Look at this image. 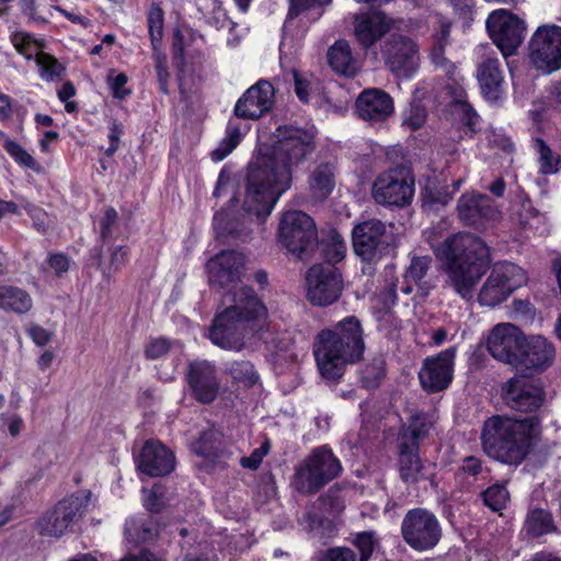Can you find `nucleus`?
<instances>
[{"mask_svg":"<svg viewBox=\"0 0 561 561\" xmlns=\"http://www.w3.org/2000/svg\"><path fill=\"white\" fill-rule=\"evenodd\" d=\"M153 59H154L157 80L159 83V90L163 94H168L169 93L170 72L168 70L167 56L161 54L159 50H157L153 54Z\"/></svg>","mask_w":561,"mask_h":561,"instance_id":"864d4df0","label":"nucleus"},{"mask_svg":"<svg viewBox=\"0 0 561 561\" xmlns=\"http://www.w3.org/2000/svg\"><path fill=\"white\" fill-rule=\"evenodd\" d=\"M268 153L256 158L248 168L245 196L241 211L222 209L214 216V228L219 236L241 242L250 239L253 225L262 224L277 201L289 190L293 172L316 149V129L282 126Z\"/></svg>","mask_w":561,"mask_h":561,"instance_id":"f257e3e1","label":"nucleus"},{"mask_svg":"<svg viewBox=\"0 0 561 561\" xmlns=\"http://www.w3.org/2000/svg\"><path fill=\"white\" fill-rule=\"evenodd\" d=\"M328 60L330 67L336 72L345 77H354L359 66L352 55V49L346 41H337L328 51Z\"/></svg>","mask_w":561,"mask_h":561,"instance_id":"2f4dec72","label":"nucleus"},{"mask_svg":"<svg viewBox=\"0 0 561 561\" xmlns=\"http://www.w3.org/2000/svg\"><path fill=\"white\" fill-rule=\"evenodd\" d=\"M125 535L129 541L138 542L152 539L154 534L150 526L138 525L135 520H130L126 524Z\"/></svg>","mask_w":561,"mask_h":561,"instance_id":"6e6d98bb","label":"nucleus"},{"mask_svg":"<svg viewBox=\"0 0 561 561\" xmlns=\"http://www.w3.org/2000/svg\"><path fill=\"white\" fill-rule=\"evenodd\" d=\"M242 138V134L240 130V126L232 121H229L226 128V136L220 141L218 147L213 150L211 158L214 161H221L228 154H230L233 149L240 144Z\"/></svg>","mask_w":561,"mask_h":561,"instance_id":"ea45409f","label":"nucleus"},{"mask_svg":"<svg viewBox=\"0 0 561 561\" xmlns=\"http://www.w3.org/2000/svg\"><path fill=\"white\" fill-rule=\"evenodd\" d=\"M415 181L410 169L397 165L381 172L371 187L374 201L382 206L405 207L412 203Z\"/></svg>","mask_w":561,"mask_h":561,"instance_id":"1a4fd4ad","label":"nucleus"},{"mask_svg":"<svg viewBox=\"0 0 561 561\" xmlns=\"http://www.w3.org/2000/svg\"><path fill=\"white\" fill-rule=\"evenodd\" d=\"M89 501L90 492H78L59 501L37 518L35 531L42 537L60 538L83 517Z\"/></svg>","mask_w":561,"mask_h":561,"instance_id":"6e6552de","label":"nucleus"},{"mask_svg":"<svg viewBox=\"0 0 561 561\" xmlns=\"http://www.w3.org/2000/svg\"><path fill=\"white\" fill-rule=\"evenodd\" d=\"M271 443L266 439L259 448H255L249 457H242L240 463L243 468L256 470L268 454Z\"/></svg>","mask_w":561,"mask_h":561,"instance_id":"bf43d9fd","label":"nucleus"},{"mask_svg":"<svg viewBox=\"0 0 561 561\" xmlns=\"http://www.w3.org/2000/svg\"><path fill=\"white\" fill-rule=\"evenodd\" d=\"M529 59L546 73L561 68V26L542 25L536 30L529 42Z\"/></svg>","mask_w":561,"mask_h":561,"instance_id":"ddd939ff","label":"nucleus"},{"mask_svg":"<svg viewBox=\"0 0 561 561\" xmlns=\"http://www.w3.org/2000/svg\"><path fill=\"white\" fill-rule=\"evenodd\" d=\"M502 394L508 408L525 413L536 411L543 402L542 389L523 378H512Z\"/></svg>","mask_w":561,"mask_h":561,"instance_id":"b1692460","label":"nucleus"},{"mask_svg":"<svg viewBox=\"0 0 561 561\" xmlns=\"http://www.w3.org/2000/svg\"><path fill=\"white\" fill-rule=\"evenodd\" d=\"M534 149L539 154L541 173L554 174L561 169V157L553 153L541 138L534 139Z\"/></svg>","mask_w":561,"mask_h":561,"instance_id":"37998d69","label":"nucleus"},{"mask_svg":"<svg viewBox=\"0 0 561 561\" xmlns=\"http://www.w3.org/2000/svg\"><path fill=\"white\" fill-rule=\"evenodd\" d=\"M19 7L28 23L46 24L48 22L47 19L37 13L36 0H20Z\"/></svg>","mask_w":561,"mask_h":561,"instance_id":"680f3d73","label":"nucleus"},{"mask_svg":"<svg viewBox=\"0 0 561 561\" xmlns=\"http://www.w3.org/2000/svg\"><path fill=\"white\" fill-rule=\"evenodd\" d=\"M362 383L367 389H375L379 386L380 380L383 378L385 367L383 360L380 357L374 358L366 364L362 370Z\"/></svg>","mask_w":561,"mask_h":561,"instance_id":"8fccbe9b","label":"nucleus"},{"mask_svg":"<svg viewBox=\"0 0 561 561\" xmlns=\"http://www.w3.org/2000/svg\"><path fill=\"white\" fill-rule=\"evenodd\" d=\"M365 350L364 330L355 316L345 317L333 327L321 330L312 345L318 371L329 381L339 380L348 365L362 360Z\"/></svg>","mask_w":561,"mask_h":561,"instance_id":"7ed1b4c3","label":"nucleus"},{"mask_svg":"<svg viewBox=\"0 0 561 561\" xmlns=\"http://www.w3.org/2000/svg\"><path fill=\"white\" fill-rule=\"evenodd\" d=\"M307 297L312 305L328 306L336 301L343 290L342 275L334 264H314L307 273Z\"/></svg>","mask_w":561,"mask_h":561,"instance_id":"2eb2a0df","label":"nucleus"},{"mask_svg":"<svg viewBox=\"0 0 561 561\" xmlns=\"http://www.w3.org/2000/svg\"><path fill=\"white\" fill-rule=\"evenodd\" d=\"M539 421L536 416L516 419L506 415L488 417L482 425L480 442L484 454L505 465L518 466L534 446Z\"/></svg>","mask_w":561,"mask_h":561,"instance_id":"39448f33","label":"nucleus"},{"mask_svg":"<svg viewBox=\"0 0 561 561\" xmlns=\"http://www.w3.org/2000/svg\"><path fill=\"white\" fill-rule=\"evenodd\" d=\"M352 241L355 253L364 261H373L382 254L386 245V225L379 219H368L353 228Z\"/></svg>","mask_w":561,"mask_h":561,"instance_id":"aec40b11","label":"nucleus"},{"mask_svg":"<svg viewBox=\"0 0 561 561\" xmlns=\"http://www.w3.org/2000/svg\"><path fill=\"white\" fill-rule=\"evenodd\" d=\"M524 529L530 537H541L557 531L552 514L543 508L535 507L528 511Z\"/></svg>","mask_w":561,"mask_h":561,"instance_id":"c9c22d12","label":"nucleus"},{"mask_svg":"<svg viewBox=\"0 0 561 561\" xmlns=\"http://www.w3.org/2000/svg\"><path fill=\"white\" fill-rule=\"evenodd\" d=\"M456 352V347L451 346L423 360L419 379L424 391L436 393L450 386L454 379Z\"/></svg>","mask_w":561,"mask_h":561,"instance_id":"dca6fc26","label":"nucleus"},{"mask_svg":"<svg viewBox=\"0 0 561 561\" xmlns=\"http://www.w3.org/2000/svg\"><path fill=\"white\" fill-rule=\"evenodd\" d=\"M170 345L165 339L151 340L145 350V355L149 359H157L169 352Z\"/></svg>","mask_w":561,"mask_h":561,"instance_id":"69168bd1","label":"nucleus"},{"mask_svg":"<svg viewBox=\"0 0 561 561\" xmlns=\"http://www.w3.org/2000/svg\"><path fill=\"white\" fill-rule=\"evenodd\" d=\"M0 140L5 151L14 159V161L36 173L42 172V165L15 140L9 138L0 130Z\"/></svg>","mask_w":561,"mask_h":561,"instance_id":"4c0bfd02","label":"nucleus"},{"mask_svg":"<svg viewBox=\"0 0 561 561\" xmlns=\"http://www.w3.org/2000/svg\"><path fill=\"white\" fill-rule=\"evenodd\" d=\"M278 239L282 245L295 257L309 260L318 245V230L314 220L301 210L284 213Z\"/></svg>","mask_w":561,"mask_h":561,"instance_id":"0eeeda50","label":"nucleus"},{"mask_svg":"<svg viewBox=\"0 0 561 561\" xmlns=\"http://www.w3.org/2000/svg\"><path fill=\"white\" fill-rule=\"evenodd\" d=\"M13 47L27 60H35L45 48V42L25 31L13 32L10 36Z\"/></svg>","mask_w":561,"mask_h":561,"instance_id":"e433bc0d","label":"nucleus"},{"mask_svg":"<svg viewBox=\"0 0 561 561\" xmlns=\"http://www.w3.org/2000/svg\"><path fill=\"white\" fill-rule=\"evenodd\" d=\"M432 426L433 422L426 413L415 412L409 417L408 423L401 426L398 440L404 446L420 448V442L428 436Z\"/></svg>","mask_w":561,"mask_h":561,"instance_id":"c756f323","label":"nucleus"},{"mask_svg":"<svg viewBox=\"0 0 561 561\" xmlns=\"http://www.w3.org/2000/svg\"><path fill=\"white\" fill-rule=\"evenodd\" d=\"M444 53L445 45L442 44V41L436 42L432 48L431 58L437 69H442L446 75L451 76L456 70V67L445 57Z\"/></svg>","mask_w":561,"mask_h":561,"instance_id":"13d9d810","label":"nucleus"},{"mask_svg":"<svg viewBox=\"0 0 561 561\" xmlns=\"http://www.w3.org/2000/svg\"><path fill=\"white\" fill-rule=\"evenodd\" d=\"M455 83L448 85V93L453 98L455 103L456 111L462 113V121L468 126H473L478 119V115L472 108V106L467 102V94L465 89L458 83L456 79H454Z\"/></svg>","mask_w":561,"mask_h":561,"instance_id":"a19ab883","label":"nucleus"},{"mask_svg":"<svg viewBox=\"0 0 561 561\" xmlns=\"http://www.w3.org/2000/svg\"><path fill=\"white\" fill-rule=\"evenodd\" d=\"M225 371L229 374L234 381L242 382L244 386H253L259 376L253 365L248 360H233L225 363Z\"/></svg>","mask_w":561,"mask_h":561,"instance_id":"79ce46f5","label":"nucleus"},{"mask_svg":"<svg viewBox=\"0 0 561 561\" xmlns=\"http://www.w3.org/2000/svg\"><path fill=\"white\" fill-rule=\"evenodd\" d=\"M33 308V299L30 293L14 285L0 286V309L4 312L25 314Z\"/></svg>","mask_w":561,"mask_h":561,"instance_id":"7c9ffc66","label":"nucleus"},{"mask_svg":"<svg viewBox=\"0 0 561 561\" xmlns=\"http://www.w3.org/2000/svg\"><path fill=\"white\" fill-rule=\"evenodd\" d=\"M427 117V112L422 104L413 103L403 113V125L411 130H416L423 126Z\"/></svg>","mask_w":561,"mask_h":561,"instance_id":"603ef678","label":"nucleus"},{"mask_svg":"<svg viewBox=\"0 0 561 561\" xmlns=\"http://www.w3.org/2000/svg\"><path fill=\"white\" fill-rule=\"evenodd\" d=\"M484 504L494 512H499L506 506L510 494L504 484H493L482 493Z\"/></svg>","mask_w":561,"mask_h":561,"instance_id":"09e8293b","label":"nucleus"},{"mask_svg":"<svg viewBox=\"0 0 561 561\" xmlns=\"http://www.w3.org/2000/svg\"><path fill=\"white\" fill-rule=\"evenodd\" d=\"M233 302L216 316L208 336L215 345L239 352L248 340L263 330L267 310L254 290L247 286L233 293Z\"/></svg>","mask_w":561,"mask_h":561,"instance_id":"20e7f679","label":"nucleus"},{"mask_svg":"<svg viewBox=\"0 0 561 561\" xmlns=\"http://www.w3.org/2000/svg\"><path fill=\"white\" fill-rule=\"evenodd\" d=\"M26 333L31 337V340L38 346L47 345L53 337V332L46 330L45 328L38 324H31L26 329Z\"/></svg>","mask_w":561,"mask_h":561,"instance_id":"338daca9","label":"nucleus"},{"mask_svg":"<svg viewBox=\"0 0 561 561\" xmlns=\"http://www.w3.org/2000/svg\"><path fill=\"white\" fill-rule=\"evenodd\" d=\"M356 111L364 121L383 122L393 113V100L382 90L367 89L357 98Z\"/></svg>","mask_w":561,"mask_h":561,"instance_id":"bb28decb","label":"nucleus"},{"mask_svg":"<svg viewBox=\"0 0 561 561\" xmlns=\"http://www.w3.org/2000/svg\"><path fill=\"white\" fill-rule=\"evenodd\" d=\"M523 210L519 215L520 217V225L525 229L534 230L535 232H538L539 234H542L547 231L546 228V217L545 215L540 214L538 210H536L529 202L523 203Z\"/></svg>","mask_w":561,"mask_h":561,"instance_id":"de8ad7c7","label":"nucleus"},{"mask_svg":"<svg viewBox=\"0 0 561 561\" xmlns=\"http://www.w3.org/2000/svg\"><path fill=\"white\" fill-rule=\"evenodd\" d=\"M445 275L444 287L470 301L490 263L489 248L479 237L457 233L434 248Z\"/></svg>","mask_w":561,"mask_h":561,"instance_id":"f03ea898","label":"nucleus"},{"mask_svg":"<svg viewBox=\"0 0 561 561\" xmlns=\"http://www.w3.org/2000/svg\"><path fill=\"white\" fill-rule=\"evenodd\" d=\"M192 396L201 403L215 401L220 390L216 366L206 359H196L188 364L186 374Z\"/></svg>","mask_w":561,"mask_h":561,"instance_id":"412c9836","label":"nucleus"},{"mask_svg":"<svg viewBox=\"0 0 561 561\" xmlns=\"http://www.w3.org/2000/svg\"><path fill=\"white\" fill-rule=\"evenodd\" d=\"M419 447L399 443L400 477L405 483H414L423 478V465L419 457Z\"/></svg>","mask_w":561,"mask_h":561,"instance_id":"473e14b6","label":"nucleus"},{"mask_svg":"<svg viewBox=\"0 0 561 561\" xmlns=\"http://www.w3.org/2000/svg\"><path fill=\"white\" fill-rule=\"evenodd\" d=\"M147 23L152 48L157 51L163 36L164 24L163 11L159 4H151L147 14Z\"/></svg>","mask_w":561,"mask_h":561,"instance_id":"a18cd8bd","label":"nucleus"},{"mask_svg":"<svg viewBox=\"0 0 561 561\" xmlns=\"http://www.w3.org/2000/svg\"><path fill=\"white\" fill-rule=\"evenodd\" d=\"M380 540L376 531L366 530L354 535L352 545L358 550V561H368L374 551L379 547Z\"/></svg>","mask_w":561,"mask_h":561,"instance_id":"c03bdc74","label":"nucleus"},{"mask_svg":"<svg viewBox=\"0 0 561 561\" xmlns=\"http://www.w3.org/2000/svg\"><path fill=\"white\" fill-rule=\"evenodd\" d=\"M431 265V256H413L404 275L407 283H414L424 296L435 287V282L427 277Z\"/></svg>","mask_w":561,"mask_h":561,"instance_id":"f704fd0d","label":"nucleus"},{"mask_svg":"<svg viewBox=\"0 0 561 561\" xmlns=\"http://www.w3.org/2000/svg\"><path fill=\"white\" fill-rule=\"evenodd\" d=\"M353 25L356 42L368 49L392 30L393 20L382 11L370 10L355 15Z\"/></svg>","mask_w":561,"mask_h":561,"instance_id":"5701e85b","label":"nucleus"},{"mask_svg":"<svg viewBox=\"0 0 561 561\" xmlns=\"http://www.w3.org/2000/svg\"><path fill=\"white\" fill-rule=\"evenodd\" d=\"M49 267L55 272L56 276L67 273L70 266V259L64 253H50L47 259Z\"/></svg>","mask_w":561,"mask_h":561,"instance_id":"0e129e2a","label":"nucleus"},{"mask_svg":"<svg viewBox=\"0 0 561 561\" xmlns=\"http://www.w3.org/2000/svg\"><path fill=\"white\" fill-rule=\"evenodd\" d=\"M274 87L267 80H259L250 87L234 105V114L244 119H257L274 105Z\"/></svg>","mask_w":561,"mask_h":561,"instance_id":"4be33fe9","label":"nucleus"},{"mask_svg":"<svg viewBox=\"0 0 561 561\" xmlns=\"http://www.w3.org/2000/svg\"><path fill=\"white\" fill-rule=\"evenodd\" d=\"M175 457L159 440H147L137 458V468L149 477H162L174 469Z\"/></svg>","mask_w":561,"mask_h":561,"instance_id":"393cba45","label":"nucleus"},{"mask_svg":"<svg viewBox=\"0 0 561 561\" xmlns=\"http://www.w3.org/2000/svg\"><path fill=\"white\" fill-rule=\"evenodd\" d=\"M485 24L490 37L504 58L514 55L525 39V22L508 10H494L489 14Z\"/></svg>","mask_w":561,"mask_h":561,"instance_id":"f8f14e48","label":"nucleus"},{"mask_svg":"<svg viewBox=\"0 0 561 561\" xmlns=\"http://www.w3.org/2000/svg\"><path fill=\"white\" fill-rule=\"evenodd\" d=\"M331 0H290V7L283 27V38L279 44L280 55L286 48H293L302 39L310 22L309 10L314 5H323Z\"/></svg>","mask_w":561,"mask_h":561,"instance_id":"6ab92c4d","label":"nucleus"},{"mask_svg":"<svg viewBox=\"0 0 561 561\" xmlns=\"http://www.w3.org/2000/svg\"><path fill=\"white\" fill-rule=\"evenodd\" d=\"M320 561H357V558L351 548L335 547L325 550Z\"/></svg>","mask_w":561,"mask_h":561,"instance_id":"052dcab7","label":"nucleus"},{"mask_svg":"<svg viewBox=\"0 0 561 561\" xmlns=\"http://www.w3.org/2000/svg\"><path fill=\"white\" fill-rule=\"evenodd\" d=\"M21 207L27 213L33 220V226L39 232H45L47 229V214L41 207L21 198Z\"/></svg>","mask_w":561,"mask_h":561,"instance_id":"5fc2aeb1","label":"nucleus"},{"mask_svg":"<svg viewBox=\"0 0 561 561\" xmlns=\"http://www.w3.org/2000/svg\"><path fill=\"white\" fill-rule=\"evenodd\" d=\"M526 282L522 267L511 262H497L478 294L482 306L495 307L505 301L512 293Z\"/></svg>","mask_w":561,"mask_h":561,"instance_id":"9d476101","label":"nucleus"},{"mask_svg":"<svg viewBox=\"0 0 561 561\" xmlns=\"http://www.w3.org/2000/svg\"><path fill=\"white\" fill-rule=\"evenodd\" d=\"M401 535L413 550L427 551L439 542L442 526L433 512L421 507L412 508L402 519Z\"/></svg>","mask_w":561,"mask_h":561,"instance_id":"9b49d317","label":"nucleus"},{"mask_svg":"<svg viewBox=\"0 0 561 561\" xmlns=\"http://www.w3.org/2000/svg\"><path fill=\"white\" fill-rule=\"evenodd\" d=\"M554 357L556 350L551 342L542 335H531L525 340L517 368L543 371L553 363Z\"/></svg>","mask_w":561,"mask_h":561,"instance_id":"c85d7f7f","label":"nucleus"},{"mask_svg":"<svg viewBox=\"0 0 561 561\" xmlns=\"http://www.w3.org/2000/svg\"><path fill=\"white\" fill-rule=\"evenodd\" d=\"M477 79L483 96L490 101H497L504 90V70L495 53L484 55L477 67Z\"/></svg>","mask_w":561,"mask_h":561,"instance_id":"a878e982","label":"nucleus"},{"mask_svg":"<svg viewBox=\"0 0 561 561\" xmlns=\"http://www.w3.org/2000/svg\"><path fill=\"white\" fill-rule=\"evenodd\" d=\"M459 472L468 477H478L483 472H488V469L483 467V462L480 458L468 456L462 459Z\"/></svg>","mask_w":561,"mask_h":561,"instance_id":"e2e57ef3","label":"nucleus"},{"mask_svg":"<svg viewBox=\"0 0 561 561\" xmlns=\"http://www.w3.org/2000/svg\"><path fill=\"white\" fill-rule=\"evenodd\" d=\"M386 67L397 77L410 78L419 68V46L408 36L390 35L381 45Z\"/></svg>","mask_w":561,"mask_h":561,"instance_id":"4468645a","label":"nucleus"},{"mask_svg":"<svg viewBox=\"0 0 561 561\" xmlns=\"http://www.w3.org/2000/svg\"><path fill=\"white\" fill-rule=\"evenodd\" d=\"M346 247L340 236H333L331 241L328 242L323 249L322 254L325 259L323 264H333L343 260L345 256Z\"/></svg>","mask_w":561,"mask_h":561,"instance_id":"3c124183","label":"nucleus"},{"mask_svg":"<svg viewBox=\"0 0 561 561\" xmlns=\"http://www.w3.org/2000/svg\"><path fill=\"white\" fill-rule=\"evenodd\" d=\"M118 214L113 207H107L99 221L100 237L103 242L112 239Z\"/></svg>","mask_w":561,"mask_h":561,"instance_id":"4d7b16f0","label":"nucleus"},{"mask_svg":"<svg viewBox=\"0 0 561 561\" xmlns=\"http://www.w3.org/2000/svg\"><path fill=\"white\" fill-rule=\"evenodd\" d=\"M128 259V248L119 245L113 249L111 253L108 274L121 270Z\"/></svg>","mask_w":561,"mask_h":561,"instance_id":"774afa93","label":"nucleus"},{"mask_svg":"<svg viewBox=\"0 0 561 561\" xmlns=\"http://www.w3.org/2000/svg\"><path fill=\"white\" fill-rule=\"evenodd\" d=\"M245 257L237 251H221L208 260L209 283L221 289L231 290L241 278Z\"/></svg>","mask_w":561,"mask_h":561,"instance_id":"a211bd4d","label":"nucleus"},{"mask_svg":"<svg viewBox=\"0 0 561 561\" xmlns=\"http://www.w3.org/2000/svg\"><path fill=\"white\" fill-rule=\"evenodd\" d=\"M342 465L327 446L314 448L297 467L293 485L302 494H313L340 476Z\"/></svg>","mask_w":561,"mask_h":561,"instance_id":"423d86ee","label":"nucleus"},{"mask_svg":"<svg viewBox=\"0 0 561 561\" xmlns=\"http://www.w3.org/2000/svg\"><path fill=\"white\" fill-rule=\"evenodd\" d=\"M525 340V334L516 325L499 323L488 337V350L495 359L517 368L523 356Z\"/></svg>","mask_w":561,"mask_h":561,"instance_id":"f3484780","label":"nucleus"},{"mask_svg":"<svg viewBox=\"0 0 561 561\" xmlns=\"http://www.w3.org/2000/svg\"><path fill=\"white\" fill-rule=\"evenodd\" d=\"M397 302L396 285L389 284L373 300V310L378 320L390 312V309Z\"/></svg>","mask_w":561,"mask_h":561,"instance_id":"49530a36","label":"nucleus"},{"mask_svg":"<svg viewBox=\"0 0 561 561\" xmlns=\"http://www.w3.org/2000/svg\"><path fill=\"white\" fill-rule=\"evenodd\" d=\"M35 62L38 68L39 78L46 82H55L66 73L65 66L56 57L45 51L38 55Z\"/></svg>","mask_w":561,"mask_h":561,"instance_id":"58836bf2","label":"nucleus"},{"mask_svg":"<svg viewBox=\"0 0 561 561\" xmlns=\"http://www.w3.org/2000/svg\"><path fill=\"white\" fill-rule=\"evenodd\" d=\"M458 215L468 226H480L484 221L495 220L499 211L484 194H463L458 201Z\"/></svg>","mask_w":561,"mask_h":561,"instance_id":"cd10ccee","label":"nucleus"},{"mask_svg":"<svg viewBox=\"0 0 561 561\" xmlns=\"http://www.w3.org/2000/svg\"><path fill=\"white\" fill-rule=\"evenodd\" d=\"M335 185V167L331 162L318 164L309 175V187L318 198L328 197Z\"/></svg>","mask_w":561,"mask_h":561,"instance_id":"72a5a7b5","label":"nucleus"}]
</instances>
